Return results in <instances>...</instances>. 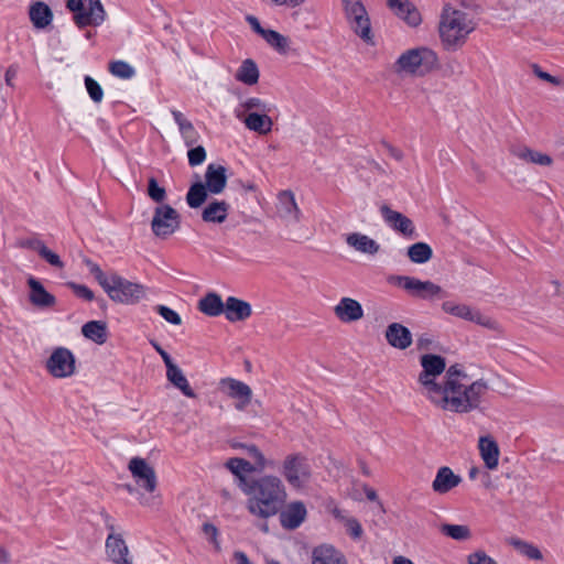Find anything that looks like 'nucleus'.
Segmentation results:
<instances>
[{"instance_id":"nucleus-1","label":"nucleus","mask_w":564,"mask_h":564,"mask_svg":"<svg viewBox=\"0 0 564 564\" xmlns=\"http://www.w3.org/2000/svg\"><path fill=\"white\" fill-rule=\"evenodd\" d=\"M488 389L485 380H473L457 366H451L443 377L441 390L430 403L446 413L468 414L480 408Z\"/></svg>"},{"instance_id":"nucleus-2","label":"nucleus","mask_w":564,"mask_h":564,"mask_svg":"<svg viewBox=\"0 0 564 564\" xmlns=\"http://www.w3.org/2000/svg\"><path fill=\"white\" fill-rule=\"evenodd\" d=\"M241 490L248 497L247 510L260 519L279 513L288 499L284 481L275 475L243 478Z\"/></svg>"},{"instance_id":"nucleus-3","label":"nucleus","mask_w":564,"mask_h":564,"mask_svg":"<svg viewBox=\"0 0 564 564\" xmlns=\"http://www.w3.org/2000/svg\"><path fill=\"white\" fill-rule=\"evenodd\" d=\"M84 263L112 302L134 305L147 297L145 285L130 281L116 271L106 273L97 263L88 258L84 259Z\"/></svg>"},{"instance_id":"nucleus-4","label":"nucleus","mask_w":564,"mask_h":564,"mask_svg":"<svg viewBox=\"0 0 564 564\" xmlns=\"http://www.w3.org/2000/svg\"><path fill=\"white\" fill-rule=\"evenodd\" d=\"M438 67L437 53L429 46L403 51L392 63L391 70L399 78H421Z\"/></svg>"},{"instance_id":"nucleus-5","label":"nucleus","mask_w":564,"mask_h":564,"mask_svg":"<svg viewBox=\"0 0 564 564\" xmlns=\"http://www.w3.org/2000/svg\"><path fill=\"white\" fill-rule=\"evenodd\" d=\"M474 30L475 23L467 13L454 9L449 3L444 4L440 17L438 34L445 48L460 47Z\"/></svg>"},{"instance_id":"nucleus-6","label":"nucleus","mask_w":564,"mask_h":564,"mask_svg":"<svg viewBox=\"0 0 564 564\" xmlns=\"http://www.w3.org/2000/svg\"><path fill=\"white\" fill-rule=\"evenodd\" d=\"M279 471L290 488L306 491L314 481V468L308 456L302 452H291L283 456Z\"/></svg>"},{"instance_id":"nucleus-7","label":"nucleus","mask_w":564,"mask_h":564,"mask_svg":"<svg viewBox=\"0 0 564 564\" xmlns=\"http://www.w3.org/2000/svg\"><path fill=\"white\" fill-rule=\"evenodd\" d=\"M271 110L272 108L263 99L249 97L240 102L236 116L248 130L267 135L273 127V120L269 116Z\"/></svg>"},{"instance_id":"nucleus-8","label":"nucleus","mask_w":564,"mask_h":564,"mask_svg":"<svg viewBox=\"0 0 564 564\" xmlns=\"http://www.w3.org/2000/svg\"><path fill=\"white\" fill-rule=\"evenodd\" d=\"M420 365L422 368L417 375L420 392L431 402L443 386V380L438 381V378L447 371L446 361L442 356L424 354L420 357Z\"/></svg>"},{"instance_id":"nucleus-9","label":"nucleus","mask_w":564,"mask_h":564,"mask_svg":"<svg viewBox=\"0 0 564 564\" xmlns=\"http://www.w3.org/2000/svg\"><path fill=\"white\" fill-rule=\"evenodd\" d=\"M128 470L130 471L134 482L145 492L152 496L140 497V505L147 508L158 507V495H153L158 488V475L154 466L142 457H132L128 463Z\"/></svg>"},{"instance_id":"nucleus-10","label":"nucleus","mask_w":564,"mask_h":564,"mask_svg":"<svg viewBox=\"0 0 564 564\" xmlns=\"http://www.w3.org/2000/svg\"><path fill=\"white\" fill-rule=\"evenodd\" d=\"M349 29L364 43L375 45V34L369 13L361 0H340Z\"/></svg>"},{"instance_id":"nucleus-11","label":"nucleus","mask_w":564,"mask_h":564,"mask_svg":"<svg viewBox=\"0 0 564 564\" xmlns=\"http://www.w3.org/2000/svg\"><path fill=\"white\" fill-rule=\"evenodd\" d=\"M441 308L447 315L475 323L488 330L495 333H502L503 330L502 325L498 319L481 313L478 308L471 305L458 303L456 301H444Z\"/></svg>"},{"instance_id":"nucleus-12","label":"nucleus","mask_w":564,"mask_h":564,"mask_svg":"<svg viewBox=\"0 0 564 564\" xmlns=\"http://www.w3.org/2000/svg\"><path fill=\"white\" fill-rule=\"evenodd\" d=\"M181 228L180 213L169 204L154 207L151 219L152 234L160 240H167Z\"/></svg>"},{"instance_id":"nucleus-13","label":"nucleus","mask_w":564,"mask_h":564,"mask_svg":"<svg viewBox=\"0 0 564 564\" xmlns=\"http://www.w3.org/2000/svg\"><path fill=\"white\" fill-rule=\"evenodd\" d=\"M44 368L54 379H67L77 372L76 357L66 347H55L47 359Z\"/></svg>"},{"instance_id":"nucleus-14","label":"nucleus","mask_w":564,"mask_h":564,"mask_svg":"<svg viewBox=\"0 0 564 564\" xmlns=\"http://www.w3.org/2000/svg\"><path fill=\"white\" fill-rule=\"evenodd\" d=\"M220 391L235 400V408L243 411L251 402L252 389L245 382L234 378H224L219 381Z\"/></svg>"},{"instance_id":"nucleus-15","label":"nucleus","mask_w":564,"mask_h":564,"mask_svg":"<svg viewBox=\"0 0 564 564\" xmlns=\"http://www.w3.org/2000/svg\"><path fill=\"white\" fill-rule=\"evenodd\" d=\"M398 284L409 294L423 300L442 296L443 290L432 281H421L412 276H397Z\"/></svg>"},{"instance_id":"nucleus-16","label":"nucleus","mask_w":564,"mask_h":564,"mask_svg":"<svg viewBox=\"0 0 564 564\" xmlns=\"http://www.w3.org/2000/svg\"><path fill=\"white\" fill-rule=\"evenodd\" d=\"M106 18L107 13L100 0H85L83 12L74 14V22L78 28L99 26Z\"/></svg>"},{"instance_id":"nucleus-17","label":"nucleus","mask_w":564,"mask_h":564,"mask_svg":"<svg viewBox=\"0 0 564 564\" xmlns=\"http://www.w3.org/2000/svg\"><path fill=\"white\" fill-rule=\"evenodd\" d=\"M275 209L279 218L288 224H295L301 219V209L291 191H282L278 194Z\"/></svg>"},{"instance_id":"nucleus-18","label":"nucleus","mask_w":564,"mask_h":564,"mask_svg":"<svg viewBox=\"0 0 564 564\" xmlns=\"http://www.w3.org/2000/svg\"><path fill=\"white\" fill-rule=\"evenodd\" d=\"M334 315L344 324H351L364 318V308L359 301L344 296L333 307Z\"/></svg>"},{"instance_id":"nucleus-19","label":"nucleus","mask_w":564,"mask_h":564,"mask_svg":"<svg viewBox=\"0 0 564 564\" xmlns=\"http://www.w3.org/2000/svg\"><path fill=\"white\" fill-rule=\"evenodd\" d=\"M106 554L113 564H133L129 547L121 534L110 533L106 539Z\"/></svg>"},{"instance_id":"nucleus-20","label":"nucleus","mask_w":564,"mask_h":564,"mask_svg":"<svg viewBox=\"0 0 564 564\" xmlns=\"http://www.w3.org/2000/svg\"><path fill=\"white\" fill-rule=\"evenodd\" d=\"M380 213L384 221L395 231L400 232L406 238H413L415 236V227L413 221L405 215L391 209L388 205L380 207Z\"/></svg>"},{"instance_id":"nucleus-21","label":"nucleus","mask_w":564,"mask_h":564,"mask_svg":"<svg viewBox=\"0 0 564 564\" xmlns=\"http://www.w3.org/2000/svg\"><path fill=\"white\" fill-rule=\"evenodd\" d=\"M477 448L486 468L489 470L497 469L499 466L500 448L495 437L490 434L479 436Z\"/></svg>"},{"instance_id":"nucleus-22","label":"nucleus","mask_w":564,"mask_h":564,"mask_svg":"<svg viewBox=\"0 0 564 564\" xmlns=\"http://www.w3.org/2000/svg\"><path fill=\"white\" fill-rule=\"evenodd\" d=\"M387 2L393 13L409 26L416 28L421 24L422 15L409 0H387Z\"/></svg>"},{"instance_id":"nucleus-23","label":"nucleus","mask_w":564,"mask_h":564,"mask_svg":"<svg viewBox=\"0 0 564 564\" xmlns=\"http://www.w3.org/2000/svg\"><path fill=\"white\" fill-rule=\"evenodd\" d=\"M384 338L391 347L399 350L408 349L413 343L410 329L397 322L387 326L384 330Z\"/></svg>"},{"instance_id":"nucleus-24","label":"nucleus","mask_w":564,"mask_h":564,"mask_svg":"<svg viewBox=\"0 0 564 564\" xmlns=\"http://www.w3.org/2000/svg\"><path fill=\"white\" fill-rule=\"evenodd\" d=\"M306 516L305 505L302 501H293L280 512V522L284 529L294 530L305 521Z\"/></svg>"},{"instance_id":"nucleus-25","label":"nucleus","mask_w":564,"mask_h":564,"mask_svg":"<svg viewBox=\"0 0 564 564\" xmlns=\"http://www.w3.org/2000/svg\"><path fill=\"white\" fill-rule=\"evenodd\" d=\"M511 153L514 158L528 164L549 167L554 163V160L550 154L525 145L513 147Z\"/></svg>"},{"instance_id":"nucleus-26","label":"nucleus","mask_w":564,"mask_h":564,"mask_svg":"<svg viewBox=\"0 0 564 564\" xmlns=\"http://www.w3.org/2000/svg\"><path fill=\"white\" fill-rule=\"evenodd\" d=\"M462 480V477L456 475L452 468L443 466L438 468L435 478L432 481V489L438 495H445L459 486Z\"/></svg>"},{"instance_id":"nucleus-27","label":"nucleus","mask_w":564,"mask_h":564,"mask_svg":"<svg viewBox=\"0 0 564 564\" xmlns=\"http://www.w3.org/2000/svg\"><path fill=\"white\" fill-rule=\"evenodd\" d=\"M227 170L219 164H209L205 172V187L212 194H220L227 185Z\"/></svg>"},{"instance_id":"nucleus-28","label":"nucleus","mask_w":564,"mask_h":564,"mask_svg":"<svg viewBox=\"0 0 564 564\" xmlns=\"http://www.w3.org/2000/svg\"><path fill=\"white\" fill-rule=\"evenodd\" d=\"M345 241L355 251L368 256H376L380 251V245L375 239L361 232L348 234Z\"/></svg>"},{"instance_id":"nucleus-29","label":"nucleus","mask_w":564,"mask_h":564,"mask_svg":"<svg viewBox=\"0 0 564 564\" xmlns=\"http://www.w3.org/2000/svg\"><path fill=\"white\" fill-rule=\"evenodd\" d=\"M29 18L32 25L37 30H44L53 22V11L43 1H35L29 8Z\"/></svg>"},{"instance_id":"nucleus-30","label":"nucleus","mask_w":564,"mask_h":564,"mask_svg":"<svg viewBox=\"0 0 564 564\" xmlns=\"http://www.w3.org/2000/svg\"><path fill=\"white\" fill-rule=\"evenodd\" d=\"M28 285L30 288L29 299L32 305L41 308L55 305V296L48 293L40 281L34 278H29Z\"/></svg>"},{"instance_id":"nucleus-31","label":"nucleus","mask_w":564,"mask_h":564,"mask_svg":"<svg viewBox=\"0 0 564 564\" xmlns=\"http://www.w3.org/2000/svg\"><path fill=\"white\" fill-rule=\"evenodd\" d=\"M224 313L229 322H239L249 318L252 314V308L248 302L230 296L225 303Z\"/></svg>"},{"instance_id":"nucleus-32","label":"nucleus","mask_w":564,"mask_h":564,"mask_svg":"<svg viewBox=\"0 0 564 564\" xmlns=\"http://www.w3.org/2000/svg\"><path fill=\"white\" fill-rule=\"evenodd\" d=\"M229 209L230 205L226 200H210L202 212V219L206 223L223 224L227 219Z\"/></svg>"},{"instance_id":"nucleus-33","label":"nucleus","mask_w":564,"mask_h":564,"mask_svg":"<svg viewBox=\"0 0 564 564\" xmlns=\"http://www.w3.org/2000/svg\"><path fill=\"white\" fill-rule=\"evenodd\" d=\"M312 564H347V562L333 545L322 544L313 550Z\"/></svg>"},{"instance_id":"nucleus-34","label":"nucleus","mask_w":564,"mask_h":564,"mask_svg":"<svg viewBox=\"0 0 564 564\" xmlns=\"http://www.w3.org/2000/svg\"><path fill=\"white\" fill-rule=\"evenodd\" d=\"M166 379L174 388L180 390L182 394L185 395L186 398L195 399L197 397L196 392L191 387L186 376L177 365L166 369Z\"/></svg>"},{"instance_id":"nucleus-35","label":"nucleus","mask_w":564,"mask_h":564,"mask_svg":"<svg viewBox=\"0 0 564 564\" xmlns=\"http://www.w3.org/2000/svg\"><path fill=\"white\" fill-rule=\"evenodd\" d=\"M173 118L178 126L180 133L186 147H194L199 141V133L193 123L180 111H172Z\"/></svg>"},{"instance_id":"nucleus-36","label":"nucleus","mask_w":564,"mask_h":564,"mask_svg":"<svg viewBox=\"0 0 564 564\" xmlns=\"http://www.w3.org/2000/svg\"><path fill=\"white\" fill-rule=\"evenodd\" d=\"M198 310L207 316H219L225 311V303L220 295L210 292L199 300Z\"/></svg>"},{"instance_id":"nucleus-37","label":"nucleus","mask_w":564,"mask_h":564,"mask_svg":"<svg viewBox=\"0 0 564 564\" xmlns=\"http://www.w3.org/2000/svg\"><path fill=\"white\" fill-rule=\"evenodd\" d=\"M330 512L333 517L346 528L347 533L352 539L358 540L361 538L364 531L357 519L349 517L346 511L338 507H334Z\"/></svg>"},{"instance_id":"nucleus-38","label":"nucleus","mask_w":564,"mask_h":564,"mask_svg":"<svg viewBox=\"0 0 564 564\" xmlns=\"http://www.w3.org/2000/svg\"><path fill=\"white\" fill-rule=\"evenodd\" d=\"M263 39L271 47L282 55H289L295 52L292 47L291 39L274 30L265 32Z\"/></svg>"},{"instance_id":"nucleus-39","label":"nucleus","mask_w":564,"mask_h":564,"mask_svg":"<svg viewBox=\"0 0 564 564\" xmlns=\"http://www.w3.org/2000/svg\"><path fill=\"white\" fill-rule=\"evenodd\" d=\"M82 334L98 345L107 340V324L101 321H90L82 327Z\"/></svg>"},{"instance_id":"nucleus-40","label":"nucleus","mask_w":564,"mask_h":564,"mask_svg":"<svg viewBox=\"0 0 564 564\" xmlns=\"http://www.w3.org/2000/svg\"><path fill=\"white\" fill-rule=\"evenodd\" d=\"M235 78L246 85H256L259 80V69L252 59H245L238 67Z\"/></svg>"},{"instance_id":"nucleus-41","label":"nucleus","mask_w":564,"mask_h":564,"mask_svg":"<svg viewBox=\"0 0 564 564\" xmlns=\"http://www.w3.org/2000/svg\"><path fill=\"white\" fill-rule=\"evenodd\" d=\"M406 254L413 263L422 264L432 259L433 250L426 242H415L408 248Z\"/></svg>"},{"instance_id":"nucleus-42","label":"nucleus","mask_w":564,"mask_h":564,"mask_svg":"<svg viewBox=\"0 0 564 564\" xmlns=\"http://www.w3.org/2000/svg\"><path fill=\"white\" fill-rule=\"evenodd\" d=\"M226 467L238 478V486L241 489V479L248 478L246 475L256 471L252 463L243 458H230L226 463Z\"/></svg>"},{"instance_id":"nucleus-43","label":"nucleus","mask_w":564,"mask_h":564,"mask_svg":"<svg viewBox=\"0 0 564 564\" xmlns=\"http://www.w3.org/2000/svg\"><path fill=\"white\" fill-rule=\"evenodd\" d=\"M508 543L514 550H517L520 554H522L523 556H525V557H528L530 560H535V561H542L543 560L542 552L539 550L538 546L533 545L532 543H529V542L523 541V540L518 539V538H511L508 541Z\"/></svg>"},{"instance_id":"nucleus-44","label":"nucleus","mask_w":564,"mask_h":564,"mask_svg":"<svg viewBox=\"0 0 564 564\" xmlns=\"http://www.w3.org/2000/svg\"><path fill=\"white\" fill-rule=\"evenodd\" d=\"M440 531L445 536L456 541H467L471 538V531L469 527L465 524L443 523L440 527Z\"/></svg>"},{"instance_id":"nucleus-45","label":"nucleus","mask_w":564,"mask_h":564,"mask_svg":"<svg viewBox=\"0 0 564 564\" xmlns=\"http://www.w3.org/2000/svg\"><path fill=\"white\" fill-rule=\"evenodd\" d=\"M246 455L250 458L252 467L256 471H262L273 466V462L268 459L264 454L256 445H246Z\"/></svg>"},{"instance_id":"nucleus-46","label":"nucleus","mask_w":564,"mask_h":564,"mask_svg":"<svg viewBox=\"0 0 564 564\" xmlns=\"http://www.w3.org/2000/svg\"><path fill=\"white\" fill-rule=\"evenodd\" d=\"M208 189L205 187L204 183L197 182L193 184L187 194L186 202L189 207L198 208L203 205V203L207 199Z\"/></svg>"},{"instance_id":"nucleus-47","label":"nucleus","mask_w":564,"mask_h":564,"mask_svg":"<svg viewBox=\"0 0 564 564\" xmlns=\"http://www.w3.org/2000/svg\"><path fill=\"white\" fill-rule=\"evenodd\" d=\"M109 72L122 79H129L134 75V68L123 61L111 62L109 64Z\"/></svg>"},{"instance_id":"nucleus-48","label":"nucleus","mask_w":564,"mask_h":564,"mask_svg":"<svg viewBox=\"0 0 564 564\" xmlns=\"http://www.w3.org/2000/svg\"><path fill=\"white\" fill-rule=\"evenodd\" d=\"M148 196L158 205L164 204L166 199V191L164 187L160 186L158 181L154 177H150L148 181Z\"/></svg>"},{"instance_id":"nucleus-49","label":"nucleus","mask_w":564,"mask_h":564,"mask_svg":"<svg viewBox=\"0 0 564 564\" xmlns=\"http://www.w3.org/2000/svg\"><path fill=\"white\" fill-rule=\"evenodd\" d=\"M34 249L37 251V253L46 260L51 265L62 269L64 267L63 261L61 260L59 256L53 252L51 249H48L45 245L42 242H37L34 246Z\"/></svg>"},{"instance_id":"nucleus-50","label":"nucleus","mask_w":564,"mask_h":564,"mask_svg":"<svg viewBox=\"0 0 564 564\" xmlns=\"http://www.w3.org/2000/svg\"><path fill=\"white\" fill-rule=\"evenodd\" d=\"M85 85H86V89H87L90 98L95 102H100L104 97V91H102L100 85L89 76H87L85 78Z\"/></svg>"},{"instance_id":"nucleus-51","label":"nucleus","mask_w":564,"mask_h":564,"mask_svg":"<svg viewBox=\"0 0 564 564\" xmlns=\"http://www.w3.org/2000/svg\"><path fill=\"white\" fill-rule=\"evenodd\" d=\"M187 152L188 163L191 166L202 164L206 160V151L202 145L191 147Z\"/></svg>"},{"instance_id":"nucleus-52","label":"nucleus","mask_w":564,"mask_h":564,"mask_svg":"<svg viewBox=\"0 0 564 564\" xmlns=\"http://www.w3.org/2000/svg\"><path fill=\"white\" fill-rule=\"evenodd\" d=\"M466 560L468 564H498L496 560L482 550H477L468 554Z\"/></svg>"},{"instance_id":"nucleus-53","label":"nucleus","mask_w":564,"mask_h":564,"mask_svg":"<svg viewBox=\"0 0 564 564\" xmlns=\"http://www.w3.org/2000/svg\"><path fill=\"white\" fill-rule=\"evenodd\" d=\"M156 311L166 322L173 325H180L182 323L180 315L167 306L159 305Z\"/></svg>"},{"instance_id":"nucleus-54","label":"nucleus","mask_w":564,"mask_h":564,"mask_svg":"<svg viewBox=\"0 0 564 564\" xmlns=\"http://www.w3.org/2000/svg\"><path fill=\"white\" fill-rule=\"evenodd\" d=\"M532 72L538 78H540L541 80H544L553 86L562 85V80L558 77H555V76L542 70V68L536 64L532 65Z\"/></svg>"},{"instance_id":"nucleus-55","label":"nucleus","mask_w":564,"mask_h":564,"mask_svg":"<svg viewBox=\"0 0 564 564\" xmlns=\"http://www.w3.org/2000/svg\"><path fill=\"white\" fill-rule=\"evenodd\" d=\"M203 532L208 539V541L214 545L216 551L220 550V543L218 541V530L217 528L212 523H204L203 524Z\"/></svg>"},{"instance_id":"nucleus-56","label":"nucleus","mask_w":564,"mask_h":564,"mask_svg":"<svg viewBox=\"0 0 564 564\" xmlns=\"http://www.w3.org/2000/svg\"><path fill=\"white\" fill-rule=\"evenodd\" d=\"M67 285L73 290V292L78 296L86 301H93L94 300V292L88 289L86 285L77 284L74 282H68Z\"/></svg>"},{"instance_id":"nucleus-57","label":"nucleus","mask_w":564,"mask_h":564,"mask_svg":"<svg viewBox=\"0 0 564 564\" xmlns=\"http://www.w3.org/2000/svg\"><path fill=\"white\" fill-rule=\"evenodd\" d=\"M18 73H19V66L17 64H11L7 68L6 73H4V82H6L7 86L14 88V86H15L14 79L17 78Z\"/></svg>"},{"instance_id":"nucleus-58","label":"nucleus","mask_w":564,"mask_h":564,"mask_svg":"<svg viewBox=\"0 0 564 564\" xmlns=\"http://www.w3.org/2000/svg\"><path fill=\"white\" fill-rule=\"evenodd\" d=\"M272 2L278 7L294 9L304 4L306 0H272Z\"/></svg>"},{"instance_id":"nucleus-59","label":"nucleus","mask_w":564,"mask_h":564,"mask_svg":"<svg viewBox=\"0 0 564 564\" xmlns=\"http://www.w3.org/2000/svg\"><path fill=\"white\" fill-rule=\"evenodd\" d=\"M433 345V339L427 335H421L416 339V347L419 350H429Z\"/></svg>"},{"instance_id":"nucleus-60","label":"nucleus","mask_w":564,"mask_h":564,"mask_svg":"<svg viewBox=\"0 0 564 564\" xmlns=\"http://www.w3.org/2000/svg\"><path fill=\"white\" fill-rule=\"evenodd\" d=\"M66 7L74 14L83 12L85 7V0H67Z\"/></svg>"},{"instance_id":"nucleus-61","label":"nucleus","mask_w":564,"mask_h":564,"mask_svg":"<svg viewBox=\"0 0 564 564\" xmlns=\"http://www.w3.org/2000/svg\"><path fill=\"white\" fill-rule=\"evenodd\" d=\"M248 21H249V23L251 24L252 29H253L257 33H259L262 37H263L264 33L269 31V30L263 29V28L260 25V23H259L258 19H257V18H254V17H248Z\"/></svg>"},{"instance_id":"nucleus-62","label":"nucleus","mask_w":564,"mask_h":564,"mask_svg":"<svg viewBox=\"0 0 564 564\" xmlns=\"http://www.w3.org/2000/svg\"><path fill=\"white\" fill-rule=\"evenodd\" d=\"M389 155L398 162H401L404 159L403 151L394 147L389 148Z\"/></svg>"},{"instance_id":"nucleus-63","label":"nucleus","mask_w":564,"mask_h":564,"mask_svg":"<svg viewBox=\"0 0 564 564\" xmlns=\"http://www.w3.org/2000/svg\"><path fill=\"white\" fill-rule=\"evenodd\" d=\"M234 558L237 562V564H252L248 556L241 551L235 552Z\"/></svg>"},{"instance_id":"nucleus-64","label":"nucleus","mask_w":564,"mask_h":564,"mask_svg":"<svg viewBox=\"0 0 564 564\" xmlns=\"http://www.w3.org/2000/svg\"><path fill=\"white\" fill-rule=\"evenodd\" d=\"M160 356L162 357L163 361H164V365L166 367V369L175 366L176 364L172 360V358L170 357V355L163 349L161 352H159Z\"/></svg>"}]
</instances>
